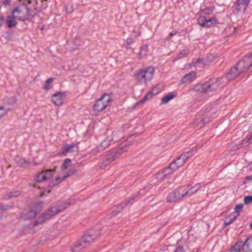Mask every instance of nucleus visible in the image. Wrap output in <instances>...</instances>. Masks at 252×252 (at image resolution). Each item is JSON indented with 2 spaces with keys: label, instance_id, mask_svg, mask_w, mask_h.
Segmentation results:
<instances>
[{
  "label": "nucleus",
  "instance_id": "15",
  "mask_svg": "<svg viewBox=\"0 0 252 252\" xmlns=\"http://www.w3.org/2000/svg\"><path fill=\"white\" fill-rule=\"evenodd\" d=\"M196 77V73L194 71H191L184 76L181 80V82L184 84H188L193 81Z\"/></svg>",
  "mask_w": 252,
  "mask_h": 252
},
{
  "label": "nucleus",
  "instance_id": "23",
  "mask_svg": "<svg viewBox=\"0 0 252 252\" xmlns=\"http://www.w3.org/2000/svg\"><path fill=\"white\" fill-rule=\"evenodd\" d=\"M196 150V148H192L189 151L184 153L180 155V158H182L185 162L188 160L193 155V153Z\"/></svg>",
  "mask_w": 252,
  "mask_h": 252
},
{
  "label": "nucleus",
  "instance_id": "11",
  "mask_svg": "<svg viewBox=\"0 0 252 252\" xmlns=\"http://www.w3.org/2000/svg\"><path fill=\"white\" fill-rule=\"evenodd\" d=\"M115 134L114 132L112 133V135L108 136L100 144V145L96 147L95 149H93L92 153L96 154L97 152L104 150L107 148L110 144L111 141L113 140L112 136Z\"/></svg>",
  "mask_w": 252,
  "mask_h": 252
},
{
  "label": "nucleus",
  "instance_id": "4",
  "mask_svg": "<svg viewBox=\"0 0 252 252\" xmlns=\"http://www.w3.org/2000/svg\"><path fill=\"white\" fill-rule=\"evenodd\" d=\"M223 78L219 77L212 78L208 82L197 84L194 86V90L202 93L212 92L217 90L222 84Z\"/></svg>",
  "mask_w": 252,
  "mask_h": 252
},
{
  "label": "nucleus",
  "instance_id": "38",
  "mask_svg": "<svg viewBox=\"0 0 252 252\" xmlns=\"http://www.w3.org/2000/svg\"><path fill=\"white\" fill-rule=\"evenodd\" d=\"M189 52L188 49H184L182 50L180 53L178 55L177 57V59H179L184 57L185 56L189 54Z\"/></svg>",
  "mask_w": 252,
  "mask_h": 252
},
{
  "label": "nucleus",
  "instance_id": "48",
  "mask_svg": "<svg viewBox=\"0 0 252 252\" xmlns=\"http://www.w3.org/2000/svg\"><path fill=\"white\" fill-rule=\"evenodd\" d=\"M177 32H175L174 33L171 32L168 35V36L167 37V40H169L173 35H175L176 34Z\"/></svg>",
  "mask_w": 252,
  "mask_h": 252
},
{
  "label": "nucleus",
  "instance_id": "1",
  "mask_svg": "<svg viewBox=\"0 0 252 252\" xmlns=\"http://www.w3.org/2000/svg\"><path fill=\"white\" fill-rule=\"evenodd\" d=\"M37 10V0H19V6L13 10L12 13L20 21H31Z\"/></svg>",
  "mask_w": 252,
  "mask_h": 252
},
{
  "label": "nucleus",
  "instance_id": "40",
  "mask_svg": "<svg viewBox=\"0 0 252 252\" xmlns=\"http://www.w3.org/2000/svg\"><path fill=\"white\" fill-rule=\"evenodd\" d=\"M169 166H170V168L171 169V170L173 171V172L178 170L179 168L175 160L171 162Z\"/></svg>",
  "mask_w": 252,
  "mask_h": 252
},
{
  "label": "nucleus",
  "instance_id": "9",
  "mask_svg": "<svg viewBox=\"0 0 252 252\" xmlns=\"http://www.w3.org/2000/svg\"><path fill=\"white\" fill-rule=\"evenodd\" d=\"M112 100L110 95L104 94L96 101L94 106V109L98 112L102 111L111 104Z\"/></svg>",
  "mask_w": 252,
  "mask_h": 252
},
{
  "label": "nucleus",
  "instance_id": "27",
  "mask_svg": "<svg viewBox=\"0 0 252 252\" xmlns=\"http://www.w3.org/2000/svg\"><path fill=\"white\" fill-rule=\"evenodd\" d=\"M57 167L55 166L53 169L43 170L44 175L46 176V181L52 177L56 172Z\"/></svg>",
  "mask_w": 252,
  "mask_h": 252
},
{
  "label": "nucleus",
  "instance_id": "34",
  "mask_svg": "<svg viewBox=\"0 0 252 252\" xmlns=\"http://www.w3.org/2000/svg\"><path fill=\"white\" fill-rule=\"evenodd\" d=\"M242 242L241 241H238L231 247V249L236 252H239L240 251L241 248L242 249Z\"/></svg>",
  "mask_w": 252,
  "mask_h": 252
},
{
  "label": "nucleus",
  "instance_id": "42",
  "mask_svg": "<svg viewBox=\"0 0 252 252\" xmlns=\"http://www.w3.org/2000/svg\"><path fill=\"white\" fill-rule=\"evenodd\" d=\"M243 208V205L242 204H239L235 206L234 210L236 213H239L242 211Z\"/></svg>",
  "mask_w": 252,
  "mask_h": 252
},
{
  "label": "nucleus",
  "instance_id": "24",
  "mask_svg": "<svg viewBox=\"0 0 252 252\" xmlns=\"http://www.w3.org/2000/svg\"><path fill=\"white\" fill-rule=\"evenodd\" d=\"M15 161L19 166L22 167H26L29 164V162L20 156H16L15 158Z\"/></svg>",
  "mask_w": 252,
  "mask_h": 252
},
{
  "label": "nucleus",
  "instance_id": "2",
  "mask_svg": "<svg viewBox=\"0 0 252 252\" xmlns=\"http://www.w3.org/2000/svg\"><path fill=\"white\" fill-rule=\"evenodd\" d=\"M248 70L252 71V53L245 56L236 65L232 67L226 75L228 81L235 79L241 73Z\"/></svg>",
  "mask_w": 252,
  "mask_h": 252
},
{
  "label": "nucleus",
  "instance_id": "52",
  "mask_svg": "<svg viewBox=\"0 0 252 252\" xmlns=\"http://www.w3.org/2000/svg\"><path fill=\"white\" fill-rule=\"evenodd\" d=\"M229 252H236L234 250H232V249H230Z\"/></svg>",
  "mask_w": 252,
  "mask_h": 252
},
{
  "label": "nucleus",
  "instance_id": "21",
  "mask_svg": "<svg viewBox=\"0 0 252 252\" xmlns=\"http://www.w3.org/2000/svg\"><path fill=\"white\" fill-rule=\"evenodd\" d=\"M156 88H154L151 92H150L146 95H145L144 96V97H143V98L141 100H140L139 102H138L136 104V105H139L144 103L147 100L151 99L153 97L154 94H158V92H155V90H156Z\"/></svg>",
  "mask_w": 252,
  "mask_h": 252
},
{
  "label": "nucleus",
  "instance_id": "26",
  "mask_svg": "<svg viewBox=\"0 0 252 252\" xmlns=\"http://www.w3.org/2000/svg\"><path fill=\"white\" fill-rule=\"evenodd\" d=\"M11 110V108L5 106L3 103L0 104V117H2L6 115Z\"/></svg>",
  "mask_w": 252,
  "mask_h": 252
},
{
  "label": "nucleus",
  "instance_id": "12",
  "mask_svg": "<svg viewBox=\"0 0 252 252\" xmlns=\"http://www.w3.org/2000/svg\"><path fill=\"white\" fill-rule=\"evenodd\" d=\"M66 97L65 92H59L52 95V101L56 106H60L63 104V99Z\"/></svg>",
  "mask_w": 252,
  "mask_h": 252
},
{
  "label": "nucleus",
  "instance_id": "20",
  "mask_svg": "<svg viewBox=\"0 0 252 252\" xmlns=\"http://www.w3.org/2000/svg\"><path fill=\"white\" fill-rule=\"evenodd\" d=\"M76 147V145L74 144H71L70 145H66L63 146L61 151L60 152V154L61 155H65L67 153H71L74 152L73 148Z\"/></svg>",
  "mask_w": 252,
  "mask_h": 252
},
{
  "label": "nucleus",
  "instance_id": "19",
  "mask_svg": "<svg viewBox=\"0 0 252 252\" xmlns=\"http://www.w3.org/2000/svg\"><path fill=\"white\" fill-rule=\"evenodd\" d=\"M37 215L35 210L32 209H28L23 213V217L27 220L32 219Z\"/></svg>",
  "mask_w": 252,
  "mask_h": 252
},
{
  "label": "nucleus",
  "instance_id": "47",
  "mask_svg": "<svg viewBox=\"0 0 252 252\" xmlns=\"http://www.w3.org/2000/svg\"><path fill=\"white\" fill-rule=\"evenodd\" d=\"M73 9L71 6H66V11L67 13H70L73 11Z\"/></svg>",
  "mask_w": 252,
  "mask_h": 252
},
{
  "label": "nucleus",
  "instance_id": "3",
  "mask_svg": "<svg viewBox=\"0 0 252 252\" xmlns=\"http://www.w3.org/2000/svg\"><path fill=\"white\" fill-rule=\"evenodd\" d=\"M69 205V203H67L65 202L63 204L62 202H59L58 204L51 207L46 213L39 217L38 219L34 221L33 226H37L39 224L45 222L47 220L50 219L58 213L66 209Z\"/></svg>",
  "mask_w": 252,
  "mask_h": 252
},
{
  "label": "nucleus",
  "instance_id": "32",
  "mask_svg": "<svg viewBox=\"0 0 252 252\" xmlns=\"http://www.w3.org/2000/svg\"><path fill=\"white\" fill-rule=\"evenodd\" d=\"M148 45H145L141 47L139 55L140 57L145 56L148 52Z\"/></svg>",
  "mask_w": 252,
  "mask_h": 252
},
{
  "label": "nucleus",
  "instance_id": "53",
  "mask_svg": "<svg viewBox=\"0 0 252 252\" xmlns=\"http://www.w3.org/2000/svg\"><path fill=\"white\" fill-rule=\"evenodd\" d=\"M250 228L252 229V222L250 224Z\"/></svg>",
  "mask_w": 252,
  "mask_h": 252
},
{
  "label": "nucleus",
  "instance_id": "7",
  "mask_svg": "<svg viewBox=\"0 0 252 252\" xmlns=\"http://www.w3.org/2000/svg\"><path fill=\"white\" fill-rule=\"evenodd\" d=\"M154 73V68L152 66H150L140 69L134 74V76L139 83L146 84L153 78Z\"/></svg>",
  "mask_w": 252,
  "mask_h": 252
},
{
  "label": "nucleus",
  "instance_id": "28",
  "mask_svg": "<svg viewBox=\"0 0 252 252\" xmlns=\"http://www.w3.org/2000/svg\"><path fill=\"white\" fill-rule=\"evenodd\" d=\"M54 78H49L45 81V84L43 86V89L45 91H48L52 88L53 85L51 83L54 81Z\"/></svg>",
  "mask_w": 252,
  "mask_h": 252
},
{
  "label": "nucleus",
  "instance_id": "39",
  "mask_svg": "<svg viewBox=\"0 0 252 252\" xmlns=\"http://www.w3.org/2000/svg\"><path fill=\"white\" fill-rule=\"evenodd\" d=\"M214 60L215 56L212 54H208L205 59V61L207 63V64L208 63L213 62Z\"/></svg>",
  "mask_w": 252,
  "mask_h": 252
},
{
  "label": "nucleus",
  "instance_id": "16",
  "mask_svg": "<svg viewBox=\"0 0 252 252\" xmlns=\"http://www.w3.org/2000/svg\"><path fill=\"white\" fill-rule=\"evenodd\" d=\"M209 121L208 118H196L193 123L194 126L197 128H201L203 127L206 123Z\"/></svg>",
  "mask_w": 252,
  "mask_h": 252
},
{
  "label": "nucleus",
  "instance_id": "51",
  "mask_svg": "<svg viewBox=\"0 0 252 252\" xmlns=\"http://www.w3.org/2000/svg\"><path fill=\"white\" fill-rule=\"evenodd\" d=\"M246 180L252 181V174L250 176H247L246 177Z\"/></svg>",
  "mask_w": 252,
  "mask_h": 252
},
{
  "label": "nucleus",
  "instance_id": "36",
  "mask_svg": "<svg viewBox=\"0 0 252 252\" xmlns=\"http://www.w3.org/2000/svg\"><path fill=\"white\" fill-rule=\"evenodd\" d=\"M200 64L202 65V66L207 65V63L205 61V59H198L194 63V65L195 66H197Z\"/></svg>",
  "mask_w": 252,
  "mask_h": 252
},
{
  "label": "nucleus",
  "instance_id": "54",
  "mask_svg": "<svg viewBox=\"0 0 252 252\" xmlns=\"http://www.w3.org/2000/svg\"><path fill=\"white\" fill-rule=\"evenodd\" d=\"M43 29H44V27H41V28H40V30H41V31H43Z\"/></svg>",
  "mask_w": 252,
  "mask_h": 252
},
{
  "label": "nucleus",
  "instance_id": "29",
  "mask_svg": "<svg viewBox=\"0 0 252 252\" xmlns=\"http://www.w3.org/2000/svg\"><path fill=\"white\" fill-rule=\"evenodd\" d=\"M175 96L176 95L173 94V93H171L162 98L161 100V103L162 104H166L170 100L174 98L175 97Z\"/></svg>",
  "mask_w": 252,
  "mask_h": 252
},
{
  "label": "nucleus",
  "instance_id": "45",
  "mask_svg": "<svg viewBox=\"0 0 252 252\" xmlns=\"http://www.w3.org/2000/svg\"><path fill=\"white\" fill-rule=\"evenodd\" d=\"M75 173V171H70L69 173H67L66 175H64L63 178V179L64 180L66 178L69 177L70 176L73 175Z\"/></svg>",
  "mask_w": 252,
  "mask_h": 252
},
{
  "label": "nucleus",
  "instance_id": "13",
  "mask_svg": "<svg viewBox=\"0 0 252 252\" xmlns=\"http://www.w3.org/2000/svg\"><path fill=\"white\" fill-rule=\"evenodd\" d=\"M185 186L186 190L187 191L186 196L188 197H190L193 194L195 193L201 187V184L200 183L196 184L193 186H192L189 184H187Z\"/></svg>",
  "mask_w": 252,
  "mask_h": 252
},
{
  "label": "nucleus",
  "instance_id": "37",
  "mask_svg": "<svg viewBox=\"0 0 252 252\" xmlns=\"http://www.w3.org/2000/svg\"><path fill=\"white\" fill-rule=\"evenodd\" d=\"M71 163V160L69 158H66L63 162V163L61 166V168L63 170L66 169Z\"/></svg>",
  "mask_w": 252,
  "mask_h": 252
},
{
  "label": "nucleus",
  "instance_id": "25",
  "mask_svg": "<svg viewBox=\"0 0 252 252\" xmlns=\"http://www.w3.org/2000/svg\"><path fill=\"white\" fill-rule=\"evenodd\" d=\"M16 102V98L14 97L6 98L4 99L3 104L12 109V107Z\"/></svg>",
  "mask_w": 252,
  "mask_h": 252
},
{
  "label": "nucleus",
  "instance_id": "14",
  "mask_svg": "<svg viewBox=\"0 0 252 252\" xmlns=\"http://www.w3.org/2000/svg\"><path fill=\"white\" fill-rule=\"evenodd\" d=\"M250 0H237L235 4L236 9L239 11L245 12Z\"/></svg>",
  "mask_w": 252,
  "mask_h": 252
},
{
  "label": "nucleus",
  "instance_id": "10",
  "mask_svg": "<svg viewBox=\"0 0 252 252\" xmlns=\"http://www.w3.org/2000/svg\"><path fill=\"white\" fill-rule=\"evenodd\" d=\"M96 237V235L92 233H86L80 241L76 243L75 247L76 248H82L85 246V244H88L93 242Z\"/></svg>",
  "mask_w": 252,
  "mask_h": 252
},
{
  "label": "nucleus",
  "instance_id": "35",
  "mask_svg": "<svg viewBox=\"0 0 252 252\" xmlns=\"http://www.w3.org/2000/svg\"><path fill=\"white\" fill-rule=\"evenodd\" d=\"M134 196H132L130 198L126 200L125 202L119 204L118 206V208H120L121 210H122L124 208H125L126 205H127L131 201L133 200L134 199Z\"/></svg>",
  "mask_w": 252,
  "mask_h": 252
},
{
  "label": "nucleus",
  "instance_id": "33",
  "mask_svg": "<svg viewBox=\"0 0 252 252\" xmlns=\"http://www.w3.org/2000/svg\"><path fill=\"white\" fill-rule=\"evenodd\" d=\"M64 180L63 179V178H61L60 177H56L55 181H51L49 183V187H53L54 186H57L59 183L62 182Z\"/></svg>",
  "mask_w": 252,
  "mask_h": 252
},
{
  "label": "nucleus",
  "instance_id": "44",
  "mask_svg": "<svg viewBox=\"0 0 252 252\" xmlns=\"http://www.w3.org/2000/svg\"><path fill=\"white\" fill-rule=\"evenodd\" d=\"M239 214H238L237 216L233 217L232 218H231L230 220L228 222L225 221L224 222V224L225 226L229 225L231 223H232L237 218V217L239 216Z\"/></svg>",
  "mask_w": 252,
  "mask_h": 252
},
{
  "label": "nucleus",
  "instance_id": "30",
  "mask_svg": "<svg viewBox=\"0 0 252 252\" xmlns=\"http://www.w3.org/2000/svg\"><path fill=\"white\" fill-rule=\"evenodd\" d=\"M20 193L19 191H11L6 194L4 198L5 199H9L12 197H17L20 195Z\"/></svg>",
  "mask_w": 252,
  "mask_h": 252
},
{
  "label": "nucleus",
  "instance_id": "50",
  "mask_svg": "<svg viewBox=\"0 0 252 252\" xmlns=\"http://www.w3.org/2000/svg\"><path fill=\"white\" fill-rule=\"evenodd\" d=\"M3 21V17L0 16V27L2 26Z\"/></svg>",
  "mask_w": 252,
  "mask_h": 252
},
{
  "label": "nucleus",
  "instance_id": "18",
  "mask_svg": "<svg viewBox=\"0 0 252 252\" xmlns=\"http://www.w3.org/2000/svg\"><path fill=\"white\" fill-rule=\"evenodd\" d=\"M173 173V171L170 168V166L165 168L161 172H159L158 175V178L163 180L164 179L167 178L169 175Z\"/></svg>",
  "mask_w": 252,
  "mask_h": 252
},
{
  "label": "nucleus",
  "instance_id": "17",
  "mask_svg": "<svg viewBox=\"0 0 252 252\" xmlns=\"http://www.w3.org/2000/svg\"><path fill=\"white\" fill-rule=\"evenodd\" d=\"M242 251L244 252H252V236L246 239L243 244Z\"/></svg>",
  "mask_w": 252,
  "mask_h": 252
},
{
  "label": "nucleus",
  "instance_id": "41",
  "mask_svg": "<svg viewBox=\"0 0 252 252\" xmlns=\"http://www.w3.org/2000/svg\"><path fill=\"white\" fill-rule=\"evenodd\" d=\"M175 162L178 164V166L179 167H182L185 163V161L182 159V158H180V156L175 160Z\"/></svg>",
  "mask_w": 252,
  "mask_h": 252
},
{
  "label": "nucleus",
  "instance_id": "8",
  "mask_svg": "<svg viewBox=\"0 0 252 252\" xmlns=\"http://www.w3.org/2000/svg\"><path fill=\"white\" fill-rule=\"evenodd\" d=\"M185 186H183L178 188L170 192L167 197L166 201L168 203L175 202L178 200L183 199L184 197H187Z\"/></svg>",
  "mask_w": 252,
  "mask_h": 252
},
{
  "label": "nucleus",
  "instance_id": "22",
  "mask_svg": "<svg viewBox=\"0 0 252 252\" xmlns=\"http://www.w3.org/2000/svg\"><path fill=\"white\" fill-rule=\"evenodd\" d=\"M17 18L14 15H13V16H7L6 23L8 28H13L16 26L17 23L15 20Z\"/></svg>",
  "mask_w": 252,
  "mask_h": 252
},
{
  "label": "nucleus",
  "instance_id": "46",
  "mask_svg": "<svg viewBox=\"0 0 252 252\" xmlns=\"http://www.w3.org/2000/svg\"><path fill=\"white\" fill-rule=\"evenodd\" d=\"M174 252H184L183 248L182 247L178 246L176 248Z\"/></svg>",
  "mask_w": 252,
  "mask_h": 252
},
{
  "label": "nucleus",
  "instance_id": "43",
  "mask_svg": "<svg viewBox=\"0 0 252 252\" xmlns=\"http://www.w3.org/2000/svg\"><path fill=\"white\" fill-rule=\"evenodd\" d=\"M244 202L245 204L252 202V195L245 196L244 199Z\"/></svg>",
  "mask_w": 252,
  "mask_h": 252
},
{
  "label": "nucleus",
  "instance_id": "5",
  "mask_svg": "<svg viewBox=\"0 0 252 252\" xmlns=\"http://www.w3.org/2000/svg\"><path fill=\"white\" fill-rule=\"evenodd\" d=\"M213 12L212 7H208L201 9L199 11V17L198 18V23L200 26L204 28H209L214 26L217 22V20L214 17H209V15Z\"/></svg>",
  "mask_w": 252,
  "mask_h": 252
},
{
  "label": "nucleus",
  "instance_id": "6",
  "mask_svg": "<svg viewBox=\"0 0 252 252\" xmlns=\"http://www.w3.org/2000/svg\"><path fill=\"white\" fill-rule=\"evenodd\" d=\"M128 147L125 145L120 146L118 148H114L106 153L105 159L103 160L102 165L104 167L108 165L111 162L119 157L124 152L127 151Z\"/></svg>",
  "mask_w": 252,
  "mask_h": 252
},
{
  "label": "nucleus",
  "instance_id": "49",
  "mask_svg": "<svg viewBox=\"0 0 252 252\" xmlns=\"http://www.w3.org/2000/svg\"><path fill=\"white\" fill-rule=\"evenodd\" d=\"M3 3L4 5H9L10 3V0H4Z\"/></svg>",
  "mask_w": 252,
  "mask_h": 252
},
{
  "label": "nucleus",
  "instance_id": "31",
  "mask_svg": "<svg viewBox=\"0 0 252 252\" xmlns=\"http://www.w3.org/2000/svg\"><path fill=\"white\" fill-rule=\"evenodd\" d=\"M46 176L44 175V172L43 170H42L40 173L37 174L35 178V180L37 182H42L46 181Z\"/></svg>",
  "mask_w": 252,
  "mask_h": 252
}]
</instances>
